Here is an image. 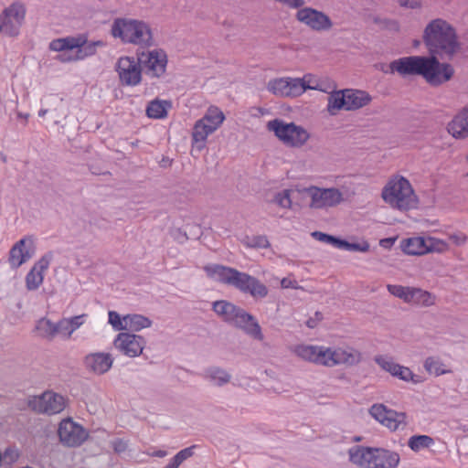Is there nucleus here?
<instances>
[{
  "label": "nucleus",
  "instance_id": "obj_60",
  "mask_svg": "<svg viewBox=\"0 0 468 468\" xmlns=\"http://www.w3.org/2000/svg\"><path fill=\"white\" fill-rule=\"evenodd\" d=\"M376 68L379 70H381L382 72L384 73H390V74H393L395 73L396 71H391L390 70V68H389V64L388 65H386V64H379V65H376Z\"/></svg>",
  "mask_w": 468,
  "mask_h": 468
},
{
  "label": "nucleus",
  "instance_id": "obj_35",
  "mask_svg": "<svg viewBox=\"0 0 468 468\" xmlns=\"http://www.w3.org/2000/svg\"><path fill=\"white\" fill-rule=\"evenodd\" d=\"M123 322L126 324V330L140 331L150 327L152 321L141 314H127L123 316Z\"/></svg>",
  "mask_w": 468,
  "mask_h": 468
},
{
  "label": "nucleus",
  "instance_id": "obj_7",
  "mask_svg": "<svg viewBox=\"0 0 468 468\" xmlns=\"http://www.w3.org/2000/svg\"><path fill=\"white\" fill-rule=\"evenodd\" d=\"M351 463L363 468H397L399 455L382 448L355 446L349 449Z\"/></svg>",
  "mask_w": 468,
  "mask_h": 468
},
{
  "label": "nucleus",
  "instance_id": "obj_38",
  "mask_svg": "<svg viewBox=\"0 0 468 468\" xmlns=\"http://www.w3.org/2000/svg\"><path fill=\"white\" fill-rule=\"evenodd\" d=\"M391 414H388L384 426L388 428L390 431H397L399 429L400 425L406 426V413L405 412H398L394 410H391Z\"/></svg>",
  "mask_w": 468,
  "mask_h": 468
},
{
  "label": "nucleus",
  "instance_id": "obj_19",
  "mask_svg": "<svg viewBox=\"0 0 468 468\" xmlns=\"http://www.w3.org/2000/svg\"><path fill=\"white\" fill-rule=\"evenodd\" d=\"M270 92L282 97H297L303 94V86L299 78H278L271 80L267 84Z\"/></svg>",
  "mask_w": 468,
  "mask_h": 468
},
{
  "label": "nucleus",
  "instance_id": "obj_64",
  "mask_svg": "<svg viewBox=\"0 0 468 468\" xmlns=\"http://www.w3.org/2000/svg\"><path fill=\"white\" fill-rule=\"evenodd\" d=\"M48 113V109H40L38 112L39 117H44Z\"/></svg>",
  "mask_w": 468,
  "mask_h": 468
},
{
  "label": "nucleus",
  "instance_id": "obj_37",
  "mask_svg": "<svg viewBox=\"0 0 468 468\" xmlns=\"http://www.w3.org/2000/svg\"><path fill=\"white\" fill-rule=\"evenodd\" d=\"M433 443V439L428 435H413L408 441V446L413 452L430 448Z\"/></svg>",
  "mask_w": 468,
  "mask_h": 468
},
{
  "label": "nucleus",
  "instance_id": "obj_46",
  "mask_svg": "<svg viewBox=\"0 0 468 468\" xmlns=\"http://www.w3.org/2000/svg\"><path fill=\"white\" fill-rule=\"evenodd\" d=\"M428 252H444L448 250V245L445 241L436 238H428Z\"/></svg>",
  "mask_w": 468,
  "mask_h": 468
},
{
  "label": "nucleus",
  "instance_id": "obj_36",
  "mask_svg": "<svg viewBox=\"0 0 468 468\" xmlns=\"http://www.w3.org/2000/svg\"><path fill=\"white\" fill-rule=\"evenodd\" d=\"M56 324L47 318H41L37 322L35 330L43 338L52 339L56 335Z\"/></svg>",
  "mask_w": 468,
  "mask_h": 468
},
{
  "label": "nucleus",
  "instance_id": "obj_17",
  "mask_svg": "<svg viewBox=\"0 0 468 468\" xmlns=\"http://www.w3.org/2000/svg\"><path fill=\"white\" fill-rule=\"evenodd\" d=\"M36 253L34 239L24 237L16 242L9 251L8 263L12 269H17L28 261Z\"/></svg>",
  "mask_w": 468,
  "mask_h": 468
},
{
  "label": "nucleus",
  "instance_id": "obj_59",
  "mask_svg": "<svg viewBox=\"0 0 468 468\" xmlns=\"http://www.w3.org/2000/svg\"><path fill=\"white\" fill-rule=\"evenodd\" d=\"M182 463L181 460H179L176 455L170 460L169 463L165 465L164 468H178Z\"/></svg>",
  "mask_w": 468,
  "mask_h": 468
},
{
  "label": "nucleus",
  "instance_id": "obj_45",
  "mask_svg": "<svg viewBox=\"0 0 468 468\" xmlns=\"http://www.w3.org/2000/svg\"><path fill=\"white\" fill-rule=\"evenodd\" d=\"M57 52H60L57 56V59L60 62H72L80 60L78 51L76 48H65L62 50H56Z\"/></svg>",
  "mask_w": 468,
  "mask_h": 468
},
{
  "label": "nucleus",
  "instance_id": "obj_13",
  "mask_svg": "<svg viewBox=\"0 0 468 468\" xmlns=\"http://www.w3.org/2000/svg\"><path fill=\"white\" fill-rule=\"evenodd\" d=\"M295 17L300 23L316 32L329 31L333 27V22L326 14L312 7L300 8Z\"/></svg>",
  "mask_w": 468,
  "mask_h": 468
},
{
  "label": "nucleus",
  "instance_id": "obj_28",
  "mask_svg": "<svg viewBox=\"0 0 468 468\" xmlns=\"http://www.w3.org/2000/svg\"><path fill=\"white\" fill-rule=\"evenodd\" d=\"M428 238L412 237L401 241L402 250L409 255H423L428 253Z\"/></svg>",
  "mask_w": 468,
  "mask_h": 468
},
{
  "label": "nucleus",
  "instance_id": "obj_5",
  "mask_svg": "<svg viewBox=\"0 0 468 468\" xmlns=\"http://www.w3.org/2000/svg\"><path fill=\"white\" fill-rule=\"evenodd\" d=\"M213 311L220 316L224 322L243 330L254 339H263L261 328L256 318L241 307L232 303L220 300L213 303Z\"/></svg>",
  "mask_w": 468,
  "mask_h": 468
},
{
  "label": "nucleus",
  "instance_id": "obj_49",
  "mask_svg": "<svg viewBox=\"0 0 468 468\" xmlns=\"http://www.w3.org/2000/svg\"><path fill=\"white\" fill-rule=\"evenodd\" d=\"M387 289L389 292H401V293H404V292H428L427 291H422L420 289H418V288H405V287H402V286H398V285H387Z\"/></svg>",
  "mask_w": 468,
  "mask_h": 468
},
{
  "label": "nucleus",
  "instance_id": "obj_43",
  "mask_svg": "<svg viewBox=\"0 0 468 468\" xmlns=\"http://www.w3.org/2000/svg\"><path fill=\"white\" fill-rule=\"evenodd\" d=\"M370 415L381 424H383L388 417V414H393L391 410L383 404H374L369 409Z\"/></svg>",
  "mask_w": 468,
  "mask_h": 468
},
{
  "label": "nucleus",
  "instance_id": "obj_42",
  "mask_svg": "<svg viewBox=\"0 0 468 468\" xmlns=\"http://www.w3.org/2000/svg\"><path fill=\"white\" fill-rule=\"evenodd\" d=\"M299 80L303 88V93L306 90H321V91L326 92V90L323 88L319 80L314 75L306 74L303 78H299Z\"/></svg>",
  "mask_w": 468,
  "mask_h": 468
},
{
  "label": "nucleus",
  "instance_id": "obj_6",
  "mask_svg": "<svg viewBox=\"0 0 468 468\" xmlns=\"http://www.w3.org/2000/svg\"><path fill=\"white\" fill-rule=\"evenodd\" d=\"M204 271L210 279L230 284L242 292H262L265 291V286L255 277L230 267L220 264H208L204 267Z\"/></svg>",
  "mask_w": 468,
  "mask_h": 468
},
{
  "label": "nucleus",
  "instance_id": "obj_50",
  "mask_svg": "<svg viewBox=\"0 0 468 468\" xmlns=\"http://www.w3.org/2000/svg\"><path fill=\"white\" fill-rule=\"evenodd\" d=\"M4 458L9 463H13L19 458V452L16 447H7L4 452Z\"/></svg>",
  "mask_w": 468,
  "mask_h": 468
},
{
  "label": "nucleus",
  "instance_id": "obj_29",
  "mask_svg": "<svg viewBox=\"0 0 468 468\" xmlns=\"http://www.w3.org/2000/svg\"><path fill=\"white\" fill-rule=\"evenodd\" d=\"M214 132H216V130H214L212 126L206 125L204 122L197 120L192 131V144L199 151L204 149L207 137Z\"/></svg>",
  "mask_w": 468,
  "mask_h": 468
},
{
  "label": "nucleus",
  "instance_id": "obj_11",
  "mask_svg": "<svg viewBox=\"0 0 468 468\" xmlns=\"http://www.w3.org/2000/svg\"><path fill=\"white\" fill-rule=\"evenodd\" d=\"M27 406L37 413L54 415L64 410L65 399L58 393L46 391L41 396L30 397Z\"/></svg>",
  "mask_w": 468,
  "mask_h": 468
},
{
  "label": "nucleus",
  "instance_id": "obj_10",
  "mask_svg": "<svg viewBox=\"0 0 468 468\" xmlns=\"http://www.w3.org/2000/svg\"><path fill=\"white\" fill-rule=\"evenodd\" d=\"M106 43L102 40L89 41L86 35L57 38L50 42L51 50H62L65 48H76L80 60L91 57L99 48H104Z\"/></svg>",
  "mask_w": 468,
  "mask_h": 468
},
{
  "label": "nucleus",
  "instance_id": "obj_32",
  "mask_svg": "<svg viewBox=\"0 0 468 468\" xmlns=\"http://www.w3.org/2000/svg\"><path fill=\"white\" fill-rule=\"evenodd\" d=\"M402 299L404 303L410 305L422 307L431 306L434 304L436 296L435 294H395Z\"/></svg>",
  "mask_w": 468,
  "mask_h": 468
},
{
  "label": "nucleus",
  "instance_id": "obj_2",
  "mask_svg": "<svg viewBox=\"0 0 468 468\" xmlns=\"http://www.w3.org/2000/svg\"><path fill=\"white\" fill-rule=\"evenodd\" d=\"M423 41L433 57L451 58L460 49L455 29L441 18L433 19L426 26Z\"/></svg>",
  "mask_w": 468,
  "mask_h": 468
},
{
  "label": "nucleus",
  "instance_id": "obj_20",
  "mask_svg": "<svg viewBox=\"0 0 468 468\" xmlns=\"http://www.w3.org/2000/svg\"><path fill=\"white\" fill-rule=\"evenodd\" d=\"M52 257L51 253H46L34 263L25 279L28 291H36L43 283L45 273L49 268Z\"/></svg>",
  "mask_w": 468,
  "mask_h": 468
},
{
  "label": "nucleus",
  "instance_id": "obj_15",
  "mask_svg": "<svg viewBox=\"0 0 468 468\" xmlns=\"http://www.w3.org/2000/svg\"><path fill=\"white\" fill-rule=\"evenodd\" d=\"M139 60L144 67L146 74L151 77L160 78L165 72L167 56L166 53L161 48L142 52L139 57Z\"/></svg>",
  "mask_w": 468,
  "mask_h": 468
},
{
  "label": "nucleus",
  "instance_id": "obj_53",
  "mask_svg": "<svg viewBox=\"0 0 468 468\" xmlns=\"http://www.w3.org/2000/svg\"><path fill=\"white\" fill-rule=\"evenodd\" d=\"M112 448L115 452L122 453L127 450L128 444L124 440L117 438L112 441Z\"/></svg>",
  "mask_w": 468,
  "mask_h": 468
},
{
  "label": "nucleus",
  "instance_id": "obj_8",
  "mask_svg": "<svg viewBox=\"0 0 468 468\" xmlns=\"http://www.w3.org/2000/svg\"><path fill=\"white\" fill-rule=\"evenodd\" d=\"M267 128L289 147L301 148L311 137L310 133L304 127L294 122H286L281 119L268 122Z\"/></svg>",
  "mask_w": 468,
  "mask_h": 468
},
{
  "label": "nucleus",
  "instance_id": "obj_31",
  "mask_svg": "<svg viewBox=\"0 0 468 468\" xmlns=\"http://www.w3.org/2000/svg\"><path fill=\"white\" fill-rule=\"evenodd\" d=\"M345 90L330 92L326 110L330 115H336L340 111H346Z\"/></svg>",
  "mask_w": 468,
  "mask_h": 468
},
{
  "label": "nucleus",
  "instance_id": "obj_47",
  "mask_svg": "<svg viewBox=\"0 0 468 468\" xmlns=\"http://www.w3.org/2000/svg\"><path fill=\"white\" fill-rule=\"evenodd\" d=\"M56 335L60 334L67 337H69L70 335L74 332V328H72V324L69 321V319H62L58 323L56 324Z\"/></svg>",
  "mask_w": 468,
  "mask_h": 468
},
{
  "label": "nucleus",
  "instance_id": "obj_63",
  "mask_svg": "<svg viewBox=\"0 0 468 468\" xmlns=\"http://www.w3.org/2000/svg\"><path fill=\"white\" fill-rule=\"evenodd\" d=\"M55 111L58 112V115L63 117L64 119L67 117V113L64 112H61L59 107H57Z\"/></svg>",
  "mask_w": 468,
  "mask_h": 468
},
{
  "label": "nucleus",
  "instance_id": "obj_61",
  "mask_svg": "<svg viewBox=\"0 0 468 468\" xmlns=\"http://www.w3.org/2000/svg\"><path fill=\"white\" fill-rule=\"evenodd\" d=\"M375 23H381L384 27H388V25H391L394 28H398V24L394 21H388V20H381L378 18H375Z\"/></svg>",
  "mask_w": 468,
  "mask_h": 468
},
{
  "label": "nucleus",
  "instance_id": "obj_39",
  "mask_svg": "<svg viewBox=\"0 0 468 468\" xmlns=\"http://www.w3.org/2000/svg\"><path fill=\"white\" fill-rule=\"evenodd\" d=\"M423 366L427 372L435 376H441L450 372L444 368V364L441 360L435 356L427 357Z\"/></svg>",
  "mask_w": 468,
  "mask_h": 468
},
{
  "label": "nucleus",
  "instance_id": "obj_14",
  "mask_svg": "<svg viewBox=\"0 0 468 468\" xmlns=\"http://www.w3.org/2000/svg\"><path fill=\"white\" fill-rule=\"evenodd\" d=\"M60 442L68 447L80 446L88 438L86 430L71 419L63 420L58 429Z\"/></svg>",
  "mask_w": 468,
  "mask_h": 468
},
{
  "label": "nucleus",
  "instance_id": "obj_54",
  "mask_svg": "<svg viewBox=\"0 0 468 468\" xmlns=\"http://www.w3.org/2000/svg\"><path fill=\"white\" fill-rule=\"evenodd\" d=\"M399 5L402 7L417 9L420 7V2L419 0H397Z\"/></svg>",
  "mask_w": 468,
  "mask_h": 468
},
{
  "label": "nucleus",
  "instance_id": "obj_1",
  "mask_svg": "<svg viewBox=\"0 0 468 468\" xmlns=\"http://www.w3.org/2000/svg\"><path fill=\"white\" fill-rule=\"evenodd\" d=\"M391 71L401 76L420 75L431 86H439L449 81L453 68L448 63H441L436 57L410 56L393 60L389 63Z\"/></svg>",
  "mask_w": 468,
  "mask_h": 468
},
{
  "label": "nucleus",
  "instance_id": "obj_25",
  "mask_svg": "<svg viewBox=\"0 0 468 468\" xmlns=\"http://www.w3.org/2000/svg\"><path fill=\"white\" fill-rule=\"evenodd\" d=\"M327 367H334L339 364L355 365L359 363L361 355L354 349H335L328 348Z\"/></svg>",
  "mask_w": 468,
  "mask_h": 468
},
{
  "label": "nucleus",
  "instance_id": "obj_12",
  "mask_svg": "<svg viewBox=\"0 0 468 468\" xmlns=\"http://www.w3.org/2000/svg\"><path fill=\"white\" fill-rule=\"evenodd\" d=\"M120 82L124 86L134 87L142 81V64L133 57H121L115 65Z\"/></svg>",
  "mask_w": 468,
  "mask_h": 468
},
{
  "label": "nucleus",
  "instance_id": "obj_55",
  "mask_svg": "<svg viewBox=\"0 0 468 468\" xmlns=\"http://www.w3.org/2000/svg\"><path fill=\"white\" fill-rule=\"evenodd\" d=\"M324 319V316H323V314L320 313V312H315L314 314V317H310L307 321H306V325L309 327V328H314L316 327V325L318 324V323L320 321H322Z\"/></svg>",
  "mask_w": 468,
  "mask_h": 468
},
{
  "label": "nucleus",
  "instance_id": "obj_18",
  "mask_svg": "<svg viewBox=\"0 0 468 468\" xmlns=\"http://www.w3.org/2000/svg\"><path fill=\"white\" fill-rule=\"evenodd\" d=\"M25 14L24 6L18 4L6 8L1 19L0 31L10 37L16 36L24 22Z\"/></svg>",
  "mask_w": 468,
  "mask_h": 468
},
{
  "label": "nucleus",
  "instance_id": "obj_51",
  "mask_svg": "<svg viewBox=\"0 0 468 468\" xmlns=\"http://www.w3.org/2000/svg\"><path fill=\"white\" fill-rule=\"evenodd\" d=\"M281 288L282 289H292V290H299L301 289L298 286L297 281L291 277L283 278L280 281Z\"/></svg>",
  "mask_w": 468,
  "mask_h": 468
},
{
  "label": "nucleus",
  "instance_id": "obj_4",
  "mask_svg": "<svg viewBox=\"0 0 468 468\" xmlns=\"http://www.w3.org/2000/svg\"><path fill=\"white\" fill-rule=\"evenodd\" d=\"M381 197L391 208L407 212L418 208L419 197L410 182L402 176H394L384 186Z\"/></svg>",
  "mask_w": 468,
  "mask_h": 468
},
{
  "label": "nucleus",
  "instance_id": "obj_48",
  "mask_svg": "<svg viewBox=\"0 0 468 468\" xmlns=\"http://www.w3.org/2000/svg\"><path fill=\"white\" fill-rule=\"evenodd\" d=\"M109 323L112 325L115 330H126V324L123 322V318H121L120 314L115 311L109 312Z\"/></svg>",
  "mask_w": 468,
  "mask_h": 468
},
{
  "label": "nucleus",
  "instance_id": "obj_22",
  "mask_svg": "<svg viewBox=\"0 0 468 468\" xmlns=\"http://www.w3.org/2000/svg\"><path fill=\"white\" fill-rule=\"evenodd\" d=\"M328 348L312 345H298L294 353L303 360L327 367Z\"/></svg>",
  "mask_w": 468,
  "mask_h": 468
},
{
  "label": "nucleus",
  "instance_id": "obj_34",
  "mask_svg": "<svg viewBox=\"0 0 468 468\" xmlns=\"http://www.w3.org/2000/svg\"><path fill=\"white\" fill-rule=\"evenodd\" d=\"M206 378L214 385L222 387L230 381L231 375L221 367H212L206 370Z\"/></svg>",
  "mask_w": 468,
  "mask_h": 468
},
{
  "label": "nucleus",
  "instance_id": "obj_58",
  "mask_svg": "<svg viewBox=\"0 0 468 468\" xmlns=\"http://www.w3.org/2000/svg\"><path fill=\"white\" fill-rule=\"evenodd\" d=\"M397 238H386V239H382L379 240V245L382 247V248H385V249H390L395 241H396Z\"/></svg>",
  "mask_w": 468,
  "mask_h": 468
},
{
  "label": "nucleus",
  "instance_id": "obj_56",
  "mask_svg": "<svg viewBox=\"0 0 468 468\" xmlns=\"http://www.w3.org/2000/svg\"><path fill=\"white\" fill-rule=\"evenodd\" d=\"M449 239L452 243L457 246H461L465 243L466 236L463 233H454L449 236Z\"/></svg>",
  "mask_w": 468,
  "mask_h": 468
},
{
  "label": "nucleus",
  "instance_id": "obj_57",
  "mask_svg": "<svg viewBox=\"0 0 468 468\" xmlns=\"http://www.w3.org/2000/svg\"><path fill=\"white\" fill-rule=\"evenodd\" d=\"M69 321L72 324V328H74L75 331L83 324V315L73 316L69 318Z\"/></svg>",
  "mask_w": 468,
  "mask_h": 468
},
{
  "label": "nucleus",
  "instance_id": "obj_27",
  "mask_svg": "<svg viewBox=\"0 0 468 468\" xmlns=\"http://www.w3.org/2000/svg\"><path fill=\"white\" fill-rule=\"evenodd\" d=\"M345 96L346 106V111L358 110L371 101L370 95L360 90L346 89L345 90Z\"/></svg>",
  "mask_w": 468,
  "mask_h": 468
},
{
  "label": "nucleus",
  "instance_id": "obj_40",
  "mask_svg": "<svg viewBox=\"0 0 468 468\" xmlns=\"http://www.w3.org/2000/svg\"><path fill=\"white\" fill-rule=\"evenodd\" d=\"M242 244L252 249H267L270 242L265 235L246 236L241 240Z\"/></svg>",
  "mask_w": 468,
  "mask_h": 468
},
{
  "label": "nucleus",
  "instance_id": "obj_44",
  "mask_svg": "<svg viewBox=\"0 0 468 468\" xmlns=\"http://www.w3.org/2000/svg\"><path fill=\"white\" fill-rule=\"evenodd\" d=\"M312 236L318 241L330 244L333 247L338 249L340 239L339 238H336L335 236L321 232V231H314L312 233Z\"/></svg>",
  "mask_w": 468,
  "mask_h": 468
},
{
  "label": "nucleus",
  "instance_id": "obj_3",
  "mask_svg": "<svg viewBox=\"0 0 468 468\" xmlns=\"http://www.w3.org/2000/svg\"><path fill=\"white\" fill-rule=\"evenodd\" d=\"M111 35L123 44L133 45L141 48H147L154 45L152 27L141 19L126 17L114 19L111 27Z\"/></svg>",
  "mask_w": 468,
  "mask_h": 468
},
{
  "label": "nucleus",
  "instance_id": "obj_9",
  "mask_svg": "<svg viewBox=\"0 0 468 468\" xmlns=\"http://www.w3.org/2000/svg\"><path fill=\"white\" fill-rule=\"evenodd\" d=\"M303 198L308 197V207L315 210H326L335 207L345 201L344 193L336 187H319L310 186L303 187Z\"/></svg>",
  "mask_w": 468,
  "mask_h": 468
},
{
  "label": "nucleus",
  "instance_id": "obj_26",
  "mask_svg": "<svg viewBox=\"0 0 468 468\" xmlns=\"http://www.w3.org/2000/svg\"><path fill=\"white\" fill-rule=\"evenodd\" d=\"M447 130L454 138L468 137V104L448 123Z\"/></svg>",
  "mask_w": 468,
  "mask_h": 468
},
{
  "label": "nucleus",
  "instance_id": "obj_16",
  "mask_svg": "<svg viewBox=\"0 0 468 468\" xmlns=\"http://www.w3.org/2000/svg\"><path fill=\"white\" fill-rule=\"evenodd\" d=\"M145 339L138 335L119 333L113 341L114 347L129 357L139 356L145 346Z\"/></svg>",
  "mask_w": 468,
  "mask_h": 468
},
{
  "label": "nucleus",
  "instance_id": "obj_62",
  "mask_svg": "<svg viewBox=\"0 0 468 468\" xmlns=\"http://www.w3.org/2000/svg\"><path fill=\"white\" fill-rule=\"evenodd\" d=\"M166 454H167V453H166V452H165V451H164V450H158V451H156V452H154L153 453V456L159 457V458H163V457L166 456Z\"/></svg>",
  "mask_w": 468,
  "mask_h": 468
},
{
  "label": "nucleus",
  "instance_id": "obj_21",
  "mask_svg": "<svg viewBox=\"0 0 468 468\" xmlns=\"http://www.w3.org/2000/svg\"><path fill=\"white\" fill-rule=\"evenodd\" d=\"M374 361L385 371L390 373L393 377L399 378L401 380L409 381L411 380L417 383L419 380L416 379L418 376L414 375L412 371L407 367L395 363L392 359L383 356H376Z\"/></svg>",
  "mask_w": 468,
  "mask_h": 468
},
{
  "label": "nucleus",
  "instance_id": "obj_41",
  "mask_svg": "<svg viewBox=\"0 0 468 468\" xmlns=\"http://www.w3.org/2000/svg\"><path fill=\"white\" fill-rule=\"evenodd\" d=\"M369 243L367 240H360L358 242H349L345 239H340L338 249L347 251L367 252L369 250Z\"/></svg>",
  "mask_w": 468,
  "mask_h": 468
},
{
  "label": "nucleus",
  "instance_id": "obj_52",
  "mask_svg": "<svg viewBox=\"0 0 468 468\" xmlns=\"http://www.w3.org/2000/svg\"><path fill=\"white\" fill-rule=\"evenodd\" d=\"M196 448V445H192L190 447H187V448H185L181 451H179L176 456L181 460V462L183 463L184 461H186V459H188L189 457L193 456L194 454V449Z\"/></svg>",
  "mask_w": 468,
  "mask_h": 468
},
{
  "label": "nucleus",
  "instance_id": "obj_23",
  "mask_svg": "<svg viewBox=\"0 0 468 468\" xmlns=\"http://www.w3.org/2000/svg\"><path fill=\"white\" fill-rule=\"evenodd\" d=\"M112 363L113 358L109 353H90L84 357V365L86 368L98 375H102L108 372L112 367Z\"/></svg>",
  "mask_w": 468,
  "mask_h": 468
},
{
  "label": "nucleus",
  "instance_id": "obj_24",
  "mask_svg": "<svg viewBox=\"0 0 468 468\" xmlns=\"http://www.w3.org/2000/svg\"><path fill=\"white\" fill-rule=\"evenodd\" d=\"M303 187L296 186L294 188L283 189L275 194L273 202L282 208H293L294 207H302L301 200L303 199V193L301 192Z\"/></svg>",
  "mask_w": 468,
  "mask_h": 468
},
{
  "label": "nucleus",
  "instance_id": "obj_33",
  "mask_svg": "<svg viewBox=\"0 0 468 468\" xmlns=\"http://www.w3.org/2000/svg\"><path fill=\"white\" fill-rule=\"evenodd\" d=\"M224 120L225 115L223 112L216 106H210L204 116L199 119V121L204 122L206 125L212 126L216 131L220 127Z\"/></svg>",
  "mask_w": 468,
  "mask_h": 468
},
{
  "label": "nucleus",
  "instance_id": "obj_30",
  "mask_svg": "<svg viewBox=\"0 0 468 468\" xmlns=\"http://www.w3.org/2000/svg\"><path fill=\"white\" fill-rule=\"evenodd\" d=\"M172 107L169 101L154 100L149 102L146 108V114L149 118L163 119L166 117L168 110Z\"/></svg>",
  "mask_w": 468,
  "mask_h": 468
}]
</instances>
